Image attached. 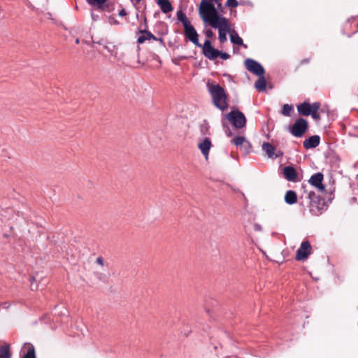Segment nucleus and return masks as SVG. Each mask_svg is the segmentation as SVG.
I'll use <instances>...</instances> for the list:
<instances>
[{"mask_svg": "<svg viewBox=\"0 0 358 358\" xmlns=\"http://www.w3.org/2000/svg\"><path fill=\"white\" fill-rule=\"evenodd\" d=\"M208 91L211 96L213 105L222 111L229 107L227 94L224 89L219 84L207 83Z\"/></svg>", "mask_w": 358, "mask_h": 358, "instance_id": "1", "label": "nucleus"}, {"mask_svg": "<svg viewBox=\"0 0 358 358\" xmlns=\"http://www.w3.org/2000/svg\"><path fill=\"white\" fill-rule=\"evenodd\" d=\"M176 17L178 20L183 25L185 38L192 42L196 46L203 48V45L199 41V34L185 13L182 10H179L176 13Z\"/></svg>", "mask_w": 358, "mask_h": 358, "instance_id": "2", "label": "nucleus"}, {"mask_svg": "<svg viewBox=\"0 0 358 358\" xmlns=\"http://www.w3.org/2000/svg\"><path fill=\"white\" fill-rule=\"evenodd\" d=\"M308 198L309 199L310 212L312 215L318 216L327 210L328 204L325 199L317 195L313 191H310L308 194Z\"/></svg>", "mask_w": 358, "mask_h": 358, "instance_id": "3", "label": "nucleus"}, {"mask_svg": "<svg viewBox=\"0 0 358 358\" xmlns=\"http://www.w3.org/2000/svg\"><path fill=\"white\" fill-rule=\"evenodd\" d=\"M203 55L210 60H215L217 57L227 60L231 57L229 54L214 48L208 39H206L203 45Z\"/></svg>", "mask_w": 358, "mask_h": 358, "instance_id": "4", "label": "nucleus"}, {"mask_svg": "<svg viewBox=\"0 0 358 358\" xmlns=\"http://www.w3.org/2000/svg\"><path fill=\"white\" fill-rule=\"evenodd\" d=\"M308 129V122L303 117L298 118L292 126L288 127L289 132L296 138H301Z\"/></svg>", "mask_w": 358, "mask_h": 358, "instance_id": "5", "label": "nucleus"}, {"mask_svg": "<svg viewBox=\"0 0 358 358\" xmlns=\"http://www.w3.org/2000/svg\"><path fill=\"white\" fill-rule=\"evenodd\" d=\"M226 118L236 129H242L246 125V117L244 114L238 109L231 110Z\"/></svg>", "mask_w": 358, "mask_h": 358, "instance_id": "6", "label": "nucleus"}, {"mask_svg": "<svg viewBox=\"0 0 358 358\" xmlns=\"http://www.w3.org/2000/svg\"><path fill=\"white\" fill-rule=\"evenodd\" d=\"M202 8L203 10L201 13V8H199V13L201 18L205 23H207L212 19H215L217 17L221 15L214 3H207L206 6Z\"/></svg>", "mask_w": 358, "mask_h": 358, "instance_id": "7", "label": "nucleus"}, {"mask_svg": "<svg viewBox=\"0 0 358 358\" xmlns=\"http://www.w3.org/2000/svg\"><path fill=\"white\" fill-rule=\"evenodd\" d=\"M247 70L256 76H262L265 73L264 67L258 62L248 58L245 61Z\"/></svg>", "mask_w": 358, "mask_h": 358, "instance_id": "8", "label": "nucleus"}, {"mask_svg": "<svg viewBox=\"0 0 358 358\" xmlns=\"http://www.w3.org/2000/svg\"><path fill=\"white\" fill-rule=\"evenodd\" d=\"M312 247L308 241H304L301 243L299 248L296 251V260L303 261L306 259L311 253Z\"/></svg>", "mask_w": 358, "mask_h": 358, "instance_id": "9", "label": "nucleus"}, {"mask_svg": "<svg viewBox=\"0 0 358 358\" xmlns=\"http://www.w3.org/2000/svg\"><path fill=\"white\" fill-rule=\"evenodd\" d=\"M320 102L316 101L313 103H310L308 101H305L303 103L296 106L298 113L300 115L309 116L312 114L314 110V107L317 106Z\"/></svg>", "mask_w": 358, "mask_h": 358, "instance_id": "10", "label": "nucleus"}, {"mask_svg": "<svg viewBox=\"0 0 358 358\" xmlns=\"http://www.w3.org/2000/svg\"><path fill=\"white\" fill-rule=\"evenodd\" d=\"M144 24H145L144 29H138L136 31V34H141L137 38V43L138 44H143L147 40H150V39L157 40V37L153 34H152L150 31H149L147 29H148V24H147V19H146V17L144 18Z\"/></svg>", "mask_w": 358, "mask_h": 358, "instance_id": "11", "label": "nucleus"}, {"mask_svg": "<svg viewBox=\"0 0 358 358\" xmlns=\"http://www.w3.org/2000/svg\"><path fill=\"white\" fill-rule=\"evenodd\" d=\"M324 176L322 173L317 172L310 178L309 183L316 187L318 190L323 192L324 190V185L322 183Z\"/></svg>", "mask_w": 358, "mask_h": 358, "instance_id": "12", "label": "nucleus"}, {"mask_svg": "<svg viewBox=\"0 0 358 358\" xmlns=\"http://www.w3.org/2000/svg\"><path fill=\"white\" fill-rule=\"evenodd\" d=\"M207 23H208L212 28L218 29L230 25L228 19L222 15L215 19H212Z\"/></svg>", "mask_w": 358, "mask_h": 358, "instance_id": "13", "label": "nucleus"}, {"mask_svg": "<svg viewBox=\"0 0 358 358\" xmlns=\"http://www.w3.org/2000/svg\"><path fill=\"white\" fill-rule=\"evenodd\" d=\"M283 175L287 181L296 182L298 173L296 169L292 166H287L283 169Z\"/></svg>", "mask_w": 358, "mask_h": 358, "instance_id": "14", "label": "nucleus"}, {"mask_svg": "<svg viewBox=\"0 0 358 358\" xmlns=\"http://www.w3.org/2000/svg\"><path fill=\"white\" fill-rule=\"evenodd\" d=\"M21 358H36L35 348L31 343H25L22 348Z\"/></svg>", "mask_w": 358, "mask_h": 358, "instance_id": "15", "label": "nucleus"}, {"mask_svg": "<svg viewBox=\"0 0 358 358\" xmlns=\"http://www.w3.org/2000/svg\"><path fill=\"white\" fill-rule=\"evenodd\" d=\"M320 143V137L318 135H313L308 138L305 139L303 142V146L305 149H313L315 148L319 145Z\"/></svg>", "mask_w": 358, "mask_h": 358, "instance_id": "16", "label": "nucleus"}, {"mask_svg": "<svg viewBox=\"0 0 358 358\" xmlns=\"http://www.w3.org/2000/svg\"><path fill=\"white\" fill-rule=\"evenodd\" d=\"M211 146L212 143L209 138H204L198 145V148L201 150V152L203 154V155L206 157V159H207L208 157Z\"/></svg>", "mask_w": 358, "mask_h": 358, "instance_id": "17", "label": "nucleus"}, {"mask_svg": "<svg viewBox=\"0 0 358 358\" xmlns=\"http://www.w3.org/2000/svg\"><path fill=\"white\" fill-rule=\"evenodd\" d=\"M157 4L164 13H169L173 10V7L169 0H157Z\"/></svg>", "mask_w": 358, "mask_h": 358, "instance_id": "18", "label": "nucleus"}, {"mask_svg": "<svg viewBox=\"0 0 358 358\" xmlns=\"http://www.w3.org/2000/svg\"><path fill=\"white\" fill-rule=\"evenodd\" d=\"M87 3L92 6H96L100 11H108V7L105 5L107 0H86Z\"/></svg>", "mask_w": 358, "mask_h": 358, "instance_id": "19", "label": "nucleus"}, {"mask_svg": "<svg viewBox=\"0 0 358 358\" xmlns=\"http://www.w3.org/2000/svg\"><path fill=\"white\" fill-rule=\"evenodd\" d=\"M285 201L289 205H293L297 202V194L294 190H288L285 195Z\"/></svg>", "mask_w": 358, "mask_h": 358, "instance_id": "20", "label": "nucleus"}, {"mask_svg": "<svg viewBox=\"0 0 358 358\" xmlns=\"http://www.w3.org/2000/svg\"><path fill=\"white\" fill-rule=\"evenodd\" d=\"M259 78L255 83V87L259 92H263L266 87V80L264 75L257 76Z\"/></svg>", "mask_w": 358, "mask_h": 358, "instance_id": "21", "label": "nucleus"}, {"mask_svg": "<svg viewBox=\"0 0 358 358\" xmlns=\"http://www.w3.org/2000/svg\"><path fill=\"white\" fill-rule=\"evenodd\" d=\"M262 150L265 152L268 158H273L275 148L268 142L262 144Z\"/></svg>", "mask_w": 358, "mask_h": 358, "instance_id": "22", "label": "nucleus"}, {"mask_svg": "<svg viewBox=\"0 0 358 358\" xmlns=\"http://www.w3.org/2000/svg\"><path fill=\"white\" fill-rule=\"evenodd\" d=\"M219 36L218 39L220 43H224L227 41V34L230 32V25L224 28L218 29Z\"/></svg>", "mask_w": 358, "mask_h": 358, "instance_id": "23", "label": "nucleus"}, {"mask_svg": "<svg viewBox=\"0 0 358 358\" xmlns=\"http://www.w3.org/2000/svg\"><path fill=\"white\" fill-rule=\"evenodd\" d=\"M230 40L233 44L243 46L245 48H248L247 45L243 43V39L236 33L230 34Z\"/></svg>", "mask_w": 358, "mask_h": 358, "instance_id": "24", "label": "nucleus"}, {"mask_svg": "<svg viewBox=\"0 0 358 358\" xmlns=\"http://www.w3.org/2000/svg\"><path fill=\"white\" fill-rule=\"evenodd\" d=\"M0 358H11V353L8 345L5 344L0 346Z\"/></svg>", "mask_w": 358, "mask_h": 358, "instance_id": "25", "label": "nucleus"}, {"mask_svg": "<svg viewBox=\"0 0 358 358\" xmlns=\"http://www.w3.org/2000/svg\"><path fill=\"white\" fill-rule=\"evenodd\" d=\"M239 149L243 153V155H247L252 152L251 143L247 139H245L244 143H243L239 147Z\"/></svg>", "mask_w": 358, "mask_h": 358, "instance_id": "26", "label": "nucleus"}, {"mask_svg": "<svg viewBox=\"0 0 358 358\" xmlns=\"http://www.w3.org/2000/svg\"><path fill=\"white\" fill-rule=\"evenodd\" d=\"M246 138L244 136H236L231 141V143L236 147H240Z\"/></svg>", "mask_w": 358, "mask_h": 358, "instance_id": "27", "label": "nucleus"}, {"mask_svg": "<svg viewBox=\"0 0 358 358\" xmlns=\"http://www.w3.org/2000/svg\"><path fill=\"white\" fill-rule=\"evenodd\" d=\"M293 110V106L289 104H284L282 108V114L285 116H290L291 112Z\"/></svg>", "mask_w": 358, "mask_h": 358, "instance_id": "28", "label": "nucleus"}, {"mask_svg": "<svg viewBox=\"0 0 358 358\" xmlns=\"http://www.w3.org/2000/svg\"><path fill=\"white\" fill-rule=\"evenodd\" d=\"M320 106H321L320 103H319L317 106H315L314 107L313 111L312 112V114L310 115L311 117H313V119H314L316 121H318L321 119L320 115L318 113V110L320 109Z\"/></svg>", "mask_w": 358, "mask_h": 358, "instance_id": "29", "label": "nucleus"}, {"mask_svg": "<svg viewBox=\"0 0 358 358\" xmlns=\"http://www.w3.org/2000/svg\"><path fill=\"white\" fill-rule=\"evenodd\" d=\"M103 48L107 50L110 53H113L115 51V46L114 45H113L111 43H109L108 41H106L105 43H104V46Z\"/></svg>", "mask_w": 358, "mask_h": 358, "instance_id": "30", "label": "nucleus"}, {"mask_svg": "<svg viewBox=\"0 0 358 358\" xmlns=\"http://www.w3.org/2000/svg\"><path fill=\"white\" fill-rule=\"evenodd\" d=\"M222 127H223V129H224L226 135L228 137H231L232 136V132H231L229 127L228 126L227 123L222 121Z\"/></svg>", "mask_w": 358, "mask_h": 358, "instance_id": "31", "label": "nucleus"}, {"mask_svg": "<svg viewBox=\"0 0 358 358\" xmlns=\"http://www.w3.org/2000/svg\"><path fill=\"white\" fill-rule=\"evenodd\" d=\"M222 0H201L199 8H201V13L202 12L203 8L205 7L207 3H213V2L221 1Z\"/></svg>", "mask_w": 358, "mask_h": 358, "instance_id": "32", "label": "nucleus"}, {"mask_svg": "<svg viewBox=\"0 0 358 358\" xmlns=\"http://www.w3.org/2000/svg\"><path fill=\"white\" fill-rule=\"evenodd\" d=\"M240 3L236 0H227L225 6L229 8H236Z\"/></svg>", "mask_w": 358, "mask_h": 358, "instance_id": "33", "label": "nucleus"}, {"mask_svg": "<svg viewBox=\"0 0 358 358\" xmlns=\"http://www.w3.org/2000/svg\"><path fill=\"white\" fill-rule=\"evenodd\" d=\"M201 132L203 135H206L208 134L209 130V126L208 124H204L201 125Z\"/></svg>", "mask_w": 358, "mask_h": 358, "instance_id": "34", "label": "nucleus"}, {"mask_svg": "<svg viewBox=\"0 0 358 358\" xmlns=\"http://www.w3.org/2000/svg\"><path fill=\"white\" fill-rule=\"evenodd\" d=\"M205 35L209 40L210 38H212L214 36V33L211 29H208L206 30Z\"/></svg>", "mask_w": 358, "mask_h": 358, "instance_id": "35", "label": "nucleus"}, {"mask_svg": "<svg viewBox=\"0 0 358 358\" xmlns=\"http://www.w3.org/2000/svg\"><path fill=\"white\" fill-rule=\"evenodd\" d=\"M282 155H283V152L282 151H280V150H278L276 152L274 151L273 159H276V158L282 157Z\"/></svg>", "mask_w": 358, "mask_h": 358, "instance_id": "36", "label": "nucleus"}, {"mask_svg": "<svg viewBox=\"0 0 358 358\" xmlns=\"http://www.w3.org/2000/svg\"><path fill=\"white\" fill-rule=\"evenodd\" d=\"M127 15V13L126 11V10L124 8H122L119 12H118V15L120 17H124Z\"/></svg>", "mask_w": 358, "mask_h": 358, "instance_id": "37", "label": "nucleus"}, {"mask_svg": "<svg viewBox=\"0 0 358 358\" xmlns=\"http://www.w3.org/2000/svg\"><path fill=\"white\" fill-rule=\"evenodd\" d=\"M96 262L97 264H99L101 266H103V264H104L103 259L101 257H97Z\"/></svg>", "mask_w": 358, "mask_h": 358, "instance_id": "38", "label": "nucleus"}, {"mask_svg": "<svg viewBox=\"0 0 358 358\" xmlns=\"http://www.w3.org/2000/svg\"><path fill=\"white\" fill-rule=\"evenodd\" d=\"M36 280L35 277H34V276H31V277H30V278H29V282H30V283H31V289L32 290L34 289L33 285H34V283L36 282Z\"/></svg>", "mask_w": 358, "mask_h": 358, "instance_id": "39", "label": "nucleus"}, {"mask_svg": "<svg viewBox=\"0 0 358 358\" xmlns=\"http://www.w3.org/2000/svg\"><path fill=\"white\" fill-rule=\"evenodd\" d=\"M216 4H217V10H219L220 12H223V10H222V3L221 1H217V2H215Z\"/></svg>", "mask_w": 358, "mask_h": 358, "instance_id": "40", "label": "nucleus"}, {"mask_svg": "<svg viewBox=\"0 0 358 358\" xmlns=\"http://www.w3.org/2000/svg\"><path fill=\"white\" fill-rule=\"evenodd\" d=\"M310 58H306L300 61V65L308 64L310 62Z\"/></svg>", "mask_w": 358, "mask_h": 358, "instance_id": "41", "label": "nucleus"}, {"mask_svg": "<svg viewBox=\"0 0 358 358\" xmlns=\"http://www.w3.org/2000/svg\"><path fill=\"white\" fill-rule=\"evenodd\" d=\"M91 17L94 21H96L99 18V16L95 14L94 12H92Z\"/></svg>", "mask_w": 358, "mask_h": 358, "instance_id": "42", "label": "nucleus"}, {"mask_svg": "<svg viewBox=\"0 0 358 358\" xmlns=\"http://www.w3.org/2000/svg\"><path fill=\"white\" fill-rule=\"evenodd\" d=\"M109 21L111 24H120L119 22L114 17H110Z\"/></svg>", "mask_w": 358, "mask_h": 358, "instance_id": "43", "label": "nucleus"}, {"mask_svg": "<svg viewBox=\"0 0 358 358\" xmlns=\"http://www.w3.org/2000/svg\"><path fill=\"white\" fill-rule=\"evenodd\" d=\"M254 229L255 231H261L262 230V227L260 224H257V223H255L254 224Z\"/></svg>", "mask_w": 358, "mask_h": 358, "instance_id": "44", "label": "nucleus"}, {"mask_svg": "<svg viewBox=\"0 0 358 358\" xmlns=\"http://www.w3.org/2000/svg\"><path fill=\"white\" fill-rule=\"evenodd\" d=\"M2 307L3 308H8L10 306V304L7 302L3 303L0 304V307Z\"/></svg>", "mask_w": 358, "mask_h": 358, "instance_id": "45", "label": "nucleus"}, {"mask_svg": "<svg viewBox=\"0 0 358 358\" xmlns=\"http://www.w3.org/2000/svg\"><path fill=\"white\" fill-rule=\"evenodd\" d=\"M131 3L134 4V6H136L141 0H130Z\"/></svg>", "mask_w": 358, "mask_h": 358, "instance_id": "46", "label": "nucleus"}, {"mask_svg": "<svg viewBox=\"0 0 358 358\" xmlns=\"http://www.w3.org/2000/svg\"><path fill=\"white\" fill-rule=\"evenodd\" d=\"M156 41H158V42H160L162 45H164V39L162 38H157V40H155Z\"/></svg>", "mask_w": 358, "mask_h": 358, "instance_id": "47", "label": "nucleus"}, {"mask_svg": "<svg viewBox=\"0 0 358 358\" xmlns=\"http://www.w3.org/2000/svg\"><path fill=\"white\" fill-rule=\"evenodd\" d=\"M106 42V40H103V39H101L97 42H96V43L99 44V45H103L104 46V43Z\"/></svg>", "mask_w": 358, "mask_h": 358, "instance_id": "48", "label": "nucleus"}, {"mask_svg": "<svg viewBox=\"0 0 358 358\" xmlns=\"http://www.w3.org/2000/svg\"><path fill=\"white\" fill-rule=\"evenodd\" d=\"M334 199V197H329V201L331 202L332 201V199Z\"/></svg>", "mask_w": 358, "mask_h": 358, "instance_id": "49", "label": "nucleus"}, {"mask_svg": "<svg viewBox=\"0 0 358 358\" xmlns=\"http://www.w3.org/2000/svg\"><path fill=\"white\" fill-rule=\"evenodd\" d=\"M76 43H79V39H78V38H77V39L76 40Z\"/></svg>", "mask_w": 358, "mask_h": 358, "instance_id": "50", "label": "nucleus"}, {"mask_svg": "<svg viewBox=\"0 0 358 358\" xmlns=\"http://www.w3.org/2000/svg\"><path fill=\"white\" fill-rule=\"evenodd\" d=\"M357 93H358V87H357Z\"/></svg>", "mask_w": 358, "mask_h": 358, "instance_id": "51", "label": "nucleus"}]
</instances>
